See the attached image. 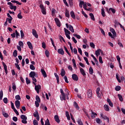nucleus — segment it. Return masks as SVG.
Segmentation results:
<instances>
[{"label": "nucleus", "mask_w": 125, "mask_h": 125, "mask_svg": "<svg viewBox=\"0 0 125 125\" xmlns=\"http://www.w3.org/2000/svg\"><path fill=\"white\" fill-rule=\"evenodd\" d=\"M61 95H60V99L61 100H66V95L65 94V93H64V91H63V89H60Z\"/></svg>", "instance_id": "f257e3e1"}, {"label": "nucleus", "mask_w": 125, "mask_h": 125, "mask_svg": "<svg viewBox=\"0 0 125 125\" xmlns=\"http://www.w3.org/2000/svg\"><path fill=\"white\" fill-rule=\"evenodd\" d=\"M40 7L41 9L42 14H43V15H46V9L44 7V6L41 4L40 5Z\"/></svg>", "instance_id": "f03ea898"}, {"label": "nucleus", "mask_w": 125, "mask_h": 125, "mask_svg": "<svg viewBox=\"0 0 125 125\" xmlns=\"http://www.w3.org/2000/svg\"><path fill=\"white\" fill-rule=\"evenodd\" d=\"M21 119H22L21 123L22 124H27V116L25 115H21Z\"/></svg>", "instance_id": "7ed1b4c3"}, {"label": "nucleus", "mask_w": 125, "mask_h": 125, "mask_svg": "<svg viewBox=\"0 0 125 125\" xmlns=\"http://www.w3.org/2000/svg\"><path fill=\"white\" fill-rule=\"evenodd\" d=\"M83 6L84 9H85L87 7L86 2H84L83 1H80L79 3V6L82 8L83 7Z\"/></svg>", "instance_id": "20e7f679"}, {"label": "nucleus", "mask_w": 125, "mask_h": 125, "mask_svg": "<svg viewBox=\"0 0 125 125\" xmlns=\"http://www.w3.org/2000/svg\"><path fill=\"white\" fill-rule=\"evenodd\" d=\"M34 84L35 85L36 83L33 82ZM41 86L40 85H36L35 86V89L37 91V93H40V89H41Z\"/></svg>", "instance_id": "39448f33"}, {"label": "nucleus", "mask_w": 125, "mask_h": 125, "mask_svg": "<svg viewBox=\"0 0 125 125\" xmlns=\"http://www.w3.org/2000/svg\"><path fill=\"white\" fill-rule=\"evenodd\" d=\"M65 26L66 28H69V30H70L72 33L75 32V31L74 30V27H73V26H72L71 25H69L68 23H66Z\"/></svg>", "instance_id": "423d86ee"}, {"label": "nucleus", "mask_w": 125, "mask_h": 125, "mask_svg": "<svg viewBox=\"0 0 125 125\" xmlns=\"http://www.w3.org/2000/svg\"><path fill=\"white\" fill-rule=\"evenodd\" d=\"M55 21L56 23L57 26L58 27H61V22H60V21H59V19L58 18H55Z\"/></svg>", "instance_id": "0eeeda50"}, {"label": "nucleus", "mask_w": 125, "mask_h": 125, "mask_svg": "<svg viewBox=\"0 0 125 125\" xmlns=\"http://www.w3.org/2000/svg\"><path fill=\"white\" fill-rule=\"evenodd\" d=\"M72 78L73 81H79V77H78V75H77V74H73L72 75Z\"/></svg>", "instance_id": "6e6552de"}, {"label": "nucleus", "mask_w": 125, "mask_h": 125, "mask_svg": "<svg viewBox=\"0 0 125 125\" xmlns=\"http://www.w3.org/2000/svg\"><path fill=\"white\" fill-rule=\"evenodd\" d=\"M32 34H33V36H34V37H35V38L36 39H38V38H39V35H38V33H37V31L35 30V29L32 30Z\"/></svg>", "instance_id": "1a4fd4ad"}, {"label": "nucleus", "mask_w": 125, "mask_h": 125, "mask_svg": "<svg viewBox=\"0 0 125 125\" xmlns=\"http://www.w3.org/2000/svg\"><path fill=\"white\" fill-rule=\"evenodd\" d=\"M15 105L17 109H20V101L17 100L15 102Z\"/></svg>", "instance_id": "9d476101"}, {"label": "nucleus", "mask_w": 125, "mask_h": 125, "mask_svg": "<svg viewBox=\"0 0 125 125\" xmlns=\"http://www.w3.org/2000/svg\"><path fill=\"white\" fill-rule=\"evenodd\" d=\"M107 12L108 13H110L111 11V12H112V13H113L114 14V13H116V10H115V9H113L112 8H110L109 9V10H108V9H107Z\"/></svg>", "instance_id": "9b49d317"}, {"label": "nucleus", "mask_w": 125, "mask_h": 125, "mask_svg": "<svg viewBox=\"0 0 125 125\" xmlns=\"http://www.w3.org/2000/svg\"><path fill=\"white\" fill-rule=\"evenodd\" d=\"M87 96L89 98H91L92 97V91H91V90H89L88 91Z\"/></svg>", "instance_id": "f8f14e48"}, {"label": "nucleus", "mask_w": 125, "mask_h": 125, "mask_svg": "<svg viewBox=\"0 0 125 125\" xmlns=\"http://www.w3.org/2000/svg\"><path fill=\"white\" fill-rule=\"evenodd\" d=\"M54 119L56 123H58V124L60 123V120L59 119V116H58V115H55Z\"/></svg>", "instance_id": "ddd939ff"}, {"label": "nucleus", "mask_w": 125, "mask_h": 125, "mask_svg": "<svg viewBox=\"0 0 125 125\" xmlns=\"http://www.w3.org/2000/svg\"><path fill=\"white\" fill-rule=\"evenodd\" d=\"M91 117L92 119H94V118H95V117H96V116H97V113L93 112L92 110H91Z\"/></svg>", "instance_id": "4468645a"}, {"label": "nucleus", "mask_w": 125, "mask_h": 125, "mask_svg": "<svg viewBox=\"0 0 125 125\" xmlns=\"http://www.w3.org/2000/svg\"><path fill=\"white\" fill-rule=\"evenodd\" d=\"M100 52H102V50L100 49H98L97 51H95V54L97 57L100 55Z\"/></svg>", "instance_id": "2eb2a0df"}, {"label": "nucleus", "mask_w": 125, "mask_h": 125, "mask_svg": "<svg viewBox=\"0 0 125 125\" xmlns=\"http://www.w3.org/2000/svg\"><path fill=\"white\" fill-rule=\"evenodd\" d=\"M80 73L83 75V76H85L86 74H85V71H84V69L83 68H80Z\"/></svg>", "instance_id": "dca6fc26"}, {"label": "nucleus", "mask_w": 125, "mask_h": 125, "mask_svg": "<svg viewBox=\"0 0 125 125\" xmlns=\"http://www.w3.org/2000/svg\"><path fill=\"white\" fill-rule=\"evenodd\" d=\"M58 52L59 54H61V55H64V50L62 48L59 49Z\"/></svg>", "instance_id": "f3484780"}, {"label": "nucleus", "mask_w": 125, "mask_h": 125, "mask_svg": "<svg viewBox=\"0 0 125 125\" xmlns=\"http://www.w3.org/2000/svg\"><path fill=\"white\" fill-rule=\"evenodd\" d=\"M36 76V72L34 71H31L29 74V77L30 78H34V77Z\"/></svg>", "instance_id": "a211bd4d"}, {"label": "nucleus", "mask_w": 125, "mask_h": 125, "mask_svg": "<svg viewBox=\"0 0 125 125\" xmlns=\"http://www.w3.org/2000/svg\"><path fill=\"white\" fill-rule=\"evenodd\" d=\"M73 106L75 107V108L77 109V110H79L80 109V107H79V105L78 104V103H77L76 102H74L73 103Z\"/></svg>", "instance_id": "6ab92c4d"}, {"label": "nucleus", "mask_w": 125, "mask_h": 125, "mask_svg": "<svg viewBox=\"0 0 125 125\" xmlns=\"http://www.w3.org/2000/svg\"><path fill=\"white\" fill-rule=\"evenodd\" d=\"M41 72L43 77H44V78H46V77H47V75H46V73L45 72V71H44V70L42 69Z\"/></svg>", "instance_id": "aec40b11"}, {"label": "nucleus", "mask_w": 125, "mask_h": 125, "mask_svg": "<svg viewBox=\"0 0 125 125\" xmlns=\"http://www.w3.org/2000/svg\"><path fill=\"white\" fill-rule=\"evenodd\" d=\"M2 65L4 67L5 72L7 75V66H6V64H5V63L4 62L2 63Z\"/></svg>", "instance_id": "412c9836"}, {"label": "nucleus", "mask_w": 125, "mask_h": 125, "mask_svg": "<svg viewBox=\"0 0 125 125\" xmlns=\"http://www.w3.org/2000/svg\"><path fill=\"white\" fill-rule=\"evenodd\" d=\"M27 45L28 46V47H29L30 49H33V45L32 44V43H31V42H27Z\"/></svg>", "instance_id": "4be33fe9"}, {"label": "nucleus", "mask_w": 125, "mask_h": 125, "mask_svg": "<svg viewBox=\"0 0 125 125\" xmlns=\"http://www.w3.org/2000/svg\"><path fill=\"white\" fill-rule=\"evenodd\" d=\"M64 33H65V35H71V32L68 29L64 28Z\"/></svg>", "instance_id": "5701e85b"}, {"label": "nucleus", "mask_w": 125, "mask_h": 125, "mask_svg": "<svg viewBox=\"0 0 125 125\" xmlns=\"http://www.w3.org/2000/svg\"><path fill=\"white\" fill-rule=\"evenodd\" d=\"M104 107L105 111H107V112L110 111V109L109 108V105L107 104H104Z\"/></svg>", "instance_id": "b1692460"}, {"label": "nucleus", "mask_w": 125, "mask_h": 125, "mask_svg": "<svg viewBox=\"0 0 125 125\" xmlns=\"http://www.w3.org/2000/svg\"><path fill=\"white\" fill-rule=\"evenodd\" d=\"M107 102H108V103L109 104V106H110V107L113 106V103L112 102H111V100L107 99Z\"/></svg>", "instance_id": "393cba45"}, {"label": "nucleus", "mask_w": 125, "mask_h": 125, "mask_svg": "<svg viewBox=\"0 0 125 125\" xmlns=\"http://www.w3.org/2000/svg\"><path fill=\"white\" fill-rule=\"evenodd\" d=\"M118 98H119V100L121 102H123L124 101V99L123 98V96H122L121 94H118L117 95Z\"/></svg>", "instance_id": "a878e982"}, {"label": "nucleus", "mask_w": 125, "mask_h": 125, "mask_svg": "<svg viewBox=\"0 0 125 125\" xmlns=\"http://www.w3.org/2000/svg\"><path fill=\"white\" fill-rule=\"evenodd\" d=\"M70 16L73 19H75L76 18V16L75 15V13H74V11H71L70 12Z\"/></svg>", "instance_id": "bb28decb"}, {"label": "nucleus", "mask_w": 125, "mask_h": 125, "mask_svg": "<svg viewBox=\"0 0 125 125\" xmlns=\"http://www.w3.org/2000/svg\"><path fill=\"white\" fill-rule=\"evenodd\" d=\"M65 115H66V117L67 118V120L70 121V120H71V118L70 117V115H69V112L66 111L65 112Z\"/></svg>", "instance_id": "cd10ccee"}, {"label": "nucleus", "mask_w": 125, "mask_h": 125, "mask_svg": "<svg viewBox=\"0 0 125 125\" xmlns=\"http://www.w3.org/2000/svg\"><path fill=\"white\" fill-rule=\"evenodd\" d=\"M96 122L98 125H100L102 123V121L99 118H96Z\"/></svg>", "instance_id": "c85d7f7f"}, {"label": "nucleus", "mask_w": 125, "mask_h": 125, "mask_svg": "<svg viewBox=\"0 0 125 125\" xmlns=\"http://www.w3.org/2000/svg\"><path fill=\"white\" fill-rule=\"evenodd\" d=\"M65 73L66 72H65V70H64V69H62L61 73V76L62 77H64Z\"/></svg>", "instance_id": "c756f323"}, {"label": "nucleus", "mask_w": 125, "mask_h": 125, "mask_svg": "<svg viewBox=\"0 0 125 125\" xmlns=\"http://www.w3.org/2000/svg\"><path fill=\"white\" fill-rule=\"evenodd\" d=\"M10 9H13L14 11H16L17 7L16 6H13V4H12L11 6H10Z\"/></svg>", "instance_id": "7c9ffc66"}, {"label": "nucleus", "mask_w": 125, "mask_h": 125, "mask_svg": "<svg viewBox=\"0 0 125 125\" xmlns=\"http://www.w3.org/2000/svg\"><path fill=\"white\" fill-rule=\"evenodd\" d=\"M89 72L90 75H92V74H93V68H92L91 67H90L89 68Z\"/></svg>", "instance_id": "2f4dec72"}, {"label": "nucleus", "mask_w": 125, "mask_h": 125, "mask_svg": "<svg viewBox=\"0 0 125 125\" xmlns=\"http://www.w3.org/2000/svg\"><path fill=\"white\" fill-rule=\"evenodd\" d=\"M65 16L66 17H67V18H69V17H70V14L68 10H65Z\"/></svg>", "instance_id": "473e14b6"}, {"label": "nucleus", "mask_w": 125, "mask_h": 125, "mask_svg": "<svg viewBox=\"0 0 125 125\" xmlns=\"http://www.w3.org/2000/svg\"><path fill=\"white\" fill-rule=\"evenodd\" d=\"M36 101L35 102L41 103V99L40 98V97L38 95H37L36 96Z\"/></svg>", "instance_id": "72a5a7b5"}, {"label": "nucleus", "mask_w": 125, "mask_h": 125, "mask_svg": "<svg viewBox=\"0 0 125 125\" xmlns=\"http://www.w3.org/2000/svg\"><path fill=\"white\" fill-rule=\"evenodd\" d=\"M89 16H90L91 19L93 20V21H95V19L94 18V15H93V14L90 13Z\"/></svg>", "instance_id": "f704fd0d"}, {"label": "nucleus", "mask_w": 125, "mask_h": 125, "mask_svg": "<svg viewBox=\"0 0 125 125\" xmlns=\"http://www.w3.org/2000/svg\"><path fill=\"white\" fill-rule=\"evenodd\" d=\"M15 34L16 39H18L19 37H20V34L18 33V31H17V30H15Z\"/></svg>", "instance_id": "c9c22d12"}, {"label": "nucleus", "mask_w": 125, "mask_h": 125, "mask_svg": "<svg viewBox=\"0 0 125 125\" xmlns=\"http://www.w3.org/2000/svg\"><path fill=\"white\" fill-rule=\"evenodd\" d=\"M103 119H104V120H106L107 123L110 122V120H109V118L107 117V116H104L103 117Z\"/></svg>", "instance_id": "e433bc0d"}, {"label": "nucleus", "mask_w": 125, "mask_h": 125, "mask_svg": "<svg viewBox=\"0 0 125 125\" xmlns=\"http://www.w3.org/2000/svg\"><path fill=\"white\" fill-rule=\"evenodd\" d=\"M110 32L114 35V36H116V31H115V30L113 28L110 29Z\"/></svg>", "instance_id": "4c0bfd02"}, {"label": "nucleus", "mask_w": 125, "mask_h": 125, "mask_svg": "<svg viewBox=\"0 0 125 125\" xmlns=\"http://www.w3.org/2000/svg\"><path fill=\"white\" fill-rule=\"evenodd\" d=\"M3 96V92H2V90H1L0 91V100H1L2 99Z\"/></svg>", "instance_id": "58836bf2"}, {"label": "nucleus", "mask_w": 125, "mask_h": 125, "mask_svg": "<svg viewBox=\"0 0 125 125\" xmlns=\"http://www.w3.org/2000/svg\"><path fill=\"white\" fill-rule=\"evenodd\" d=\"M18 18H19V19H22V18H23V16H22L21 12L18 14Z\"/></svg>", "instance_id": "ea45409f"}, {"label": "nucleus", "mask_w": 125, "mask_h": 125, "mask_svg": "<svg viewBox=\"0 0 125 125\" xmlns=\"http://www.w3.org/2000/svg\"><path fill=\"white\" fill-rule=\"evenodd\" d=\"M2 115L4 117H5V118H8V117H9L8 114L6 112H3Z\"/></svg>", "instance_id": "a19ab883"}, {"label": "nucleus", "mask_w": 125, "mask_h": 125, "mask_svg": "<svg viewBox=\"0 0 125 125\" xmlns=\"http://www.w3.org/2000/svg\"><path fill=\"white\" fill-rule=\"evenodd\" d=\"M19 45H20V46H21V47H23V46H24V43L22 41H19Z\"/></svg>", "instance_id": "79ce46f5"}, {"label": "nucleus", "mask_w": 125, "mask_h": 125, "mask_svg": "<svg viewBox=\"0 0 125 125\" xmlns=\"http://www.w3.org/2000/svg\"><path fill=\"white\" fill-rule=\"evenodd\" d=\"M64 50H65L66 53L69 56H71V54L69 52V51H68V49H67V47L66 46H64Z\"/></svg>", "instance_id": "37998d69"}, {"label": "nucleus", "mask_w": 125, "mask_h": 125, "mask_svg": "<svg viewBox=\"0 0 125 125\" xmlns=\"http://www.w3.org/2000/svg\"><path fill=\"white\" fill-rule=\"evenodd\" d=\"M13 55L14 57H17V50H15L13 53Z\"/></svg>", "instance_id": "c03bdc74"}, {"label": "nucleus", "mask_w": 125, "mask_h": 125, "mask_svg": "<svg viewBox=\"0 0 125 125\" xmlns=\"http://www.w3.org/2000/svg\"><path fill=\"white\" fill-rule=\"evenodd\" d=\"M45 54L46 57L47 58L49 57V51H48V50L45 51Z\"/></svg>", "instance_id": "a18cd8bd"}, {"label": "nucleus", "mask_w": 125, "mask_h": 125, "mask_svg": "<svg viewBox=\"0 0 125 125\" xmlns=\"http://www.w3.org/2000/svg\"><path fill=\"white\" fill-rule=\"evenodd\" d=\"M108 36H109V37H111V38H112V39H114V38H116V36H114V34H113L112 35L111 32L108 33Z\"/></svg>", "instance_id": "49530a36"}, {"label": "nucleus", "mask_w": 125, "mask_h": 125, "mask_svg": "<svg viewBox=\"0 0 125 125\" xmlns=\"http://www.w3.org/2000/svg\"><path fill=\"white\" fill-rule=\"evenodd\" d=\"M33 116L34 117H35V118L36 117H37L38 116H39V112H38V111H36L34 114H33Z\"/></svg>", "instance_id": "de8ad7c7"}, {"label": "nucleus", "mask_w": 125, "mask_h": 125, "mask_svg": "<svg viewBox=\"0 0 125 125\" xmlns=\"http://www.w3.org/2000/svg\"><path fill=\"white\" fill-rule=\"evenodd\" d=\"M83 58H84V60H85L86 64L87 65H89V62H88V60L87 59V58L84 57Z\"/></svg>", "instance_id": "09e8293b"}, {"label": "nucleus", "mask_w": 125, "mask_h": 125, "mask_svg": "<svg viewBox=\"0 0 125 125\" xmlns=\"http://www.w3.org/2000/svg\"><path fill=\"white\" fill-rule=\"evenodd\" d=\"M102 15L103 17H105L106 15H105V11H104V9H102Z\"/></svg>", "instance_id": "8fccbe9b"}, {"label": "nucleus", "mask_w": 125, "mask_h": 125, "mask_svg": "<svg viewBox=\"0 0 125 125\" xmlns=\"http://www.w3.org/2000/svg\"><path fill=\"white\" fill-rule=\"evenodd\" d=\"M45 125H50L49 120H48V119H47V120L45 121Z\"/></svg>", "instance_id": "3c124183"}, {"label": "nucleus", "mask_w": 125, "mask_h": 125, "mask_svg": "<svg viewBox=\"0 0 125 125\" xmlns=\"http://www.w3.org/2000/svg\"><path fill=\"white\" fill-rule=\"evenodd\" d=\"M121 86H117L115 87V90H116V91H120V90H121Z\"/></svg>", "instance_id": "603ef678"}, {"label": "nucleus", "mask_w": 125, "mask_h": 125, "mask_svg": "<svg viewBox=\"0 0 125 125\" xmlns=\"http://www.w3.org/2000/svg\"><path fill=\"white\" fill-rule=\"evenodd\" d=\"M15 99H16L17 100H21V97H20V95H16V96H15Z\"/></svg>", "instance_id": "864d4df0"}, {"label": "nucleus", "mask_w": 125, "mask_h": 125, "mask_svg": "<svg viewBox=\"0 0 125 125\" xmlns=\"http://www.w3.org/2000/svg\"><path fill=\"white\" fill-rule=\"evenodd\" d=\"M78 123L79 125H83V122H82V120L81 119H78Z\"/></svg>", "instance_id": "5fc2aeb1"}, {"label": "nucleus", "mask_w": 125, "mask_h": 125, "mask_svg": "<svg viewBox=\"0 0 125 125\" xmlns=\"http://www.w3.org/2000/svg\"><path fill=\"white\" fill-rule=\"evenodd\" d=\"M30 68L31 69V70H33L36 69V67H35V66L33 64H31L30 65Z\"/></svg>", "instance_id": "6e6d98bb"}, {"label": "nucleus", "mask_w": 125, "mask_h": 125, "mask_svg": "<svg viewBox=\"0 0 125 125\" xmlns=\"http://www.w3.org/2000/svg\"><path fill=\"white\" fill-rule=\"evenodd\" d=\"M21 39H23L24 38V32H23V30H21Z\"/></svg>", "instance_id": "4d7b16f0"}, {"label": "nucleus", "mask_w": 125, "mask_h": 125, "mask_svg": "<svg viewBox=\"0 0 125 125\" xmlns=\"http://www.w3.org/2000/svg\"><path fill=\"white\" fill-rule=\"evenodd\" d=\"M72 63L74 67H77V64H76V60H75L74 59H72Z\"/></svg>", "instance_id": "13d9d810"}, {"label": "nucleus", "mask_w": 125, "mask_h": 125, "mask_svg": "<svg viewBox=\"0 0 125 125\" xmlns=\"http://www.w3.org/2000/svg\"><path fill=\"white\" fill-rule=\"evenodd\" d=\"M90 46H91V47H92L93 48H95V45L93 42L90 43Z\"/></svg>", "instance_id": "bf43d9fd"}, {"label": "nucleus", "mask_w": 125, "mask_h": 125, "mask_svg": "<svg viewBox=\"0 0 125 125\" xmlns=\"http://www.w3.org/2000/svg\"><path fill=\"white\" fill-rule=\"evenodd\" d=\"M26 82L27 84H29V83H31V81H30V80H29V78H26Z\"/></svg>", "instance_id": "052dcab7"}, {"label": "nucleus", "mask_w": 125, "mask_h": 125, "mask_svg": "<svg viewBox=\"0 0 125 125\" xmlns=\"http://www.w3.org/2000/svg\"><path fill=\"white\" fill-rule=\"evenodd\" d=\"M99 59L100 63H101V64H103V61H102V57L100 56L99 57Z\"/></svg>", "instance_id": "680f3d73"}, {"label": "nucleus", "mask_w": 125, "mask_h": 125, "mask_svg": "<svg viewBox=\"0 0 125 125\" xmlns=\"http://www.w3.org/2000/svg\"><path fill=\"white\" fill-rule=\"evenodd\" d=\"M63 79L65 80V83H69V81H68V78L66 76H64L63 77Z\"/></svg>", "instance_id": "e2e57ef3"}, {"label": "nucleus", "mask_w": 125, "mask_h": 125, "mask_svg": "<svg viewBox=\"0 0 125 125\" xmlns=\"http://www.w3.org/2000/svg\"><path fill=\"white\" fill-rule=\"evenodd\" d=\"M12 88L13 90H15L16 89V85L15 83H12Z\"/></svg>", "instance_id": "0e129e2a"}, {"label": "nucleus", "mask_w": 125, "mask_h": 125, "mask_svg": "<svg viewBox=\"0 0 125 125\" xmlns=\"http://www.w3.org/2000/svg\"><path fill=\"white\" fill-rule=\"evenodd\" d=\"M73 36H74V37H76V38H77V39H81V36H80L78 34H74Z\"/></svg>", "instance_id": "69168bd1"}, {"label": "nucleus", "mask_w": 125, "mask_h": 125, "mask_svg": "<svg viewBox=\"0 0 125 125\" xmlns=\"http://www.w3.org/2000/svg\"><path fill=\"white\" fill-rule=\"evenodd\" d=\"M56 11V10H55V9L53 8L52 9V15H54L55 14V12Z\"/></svg>", "instance_id": "338daca9"}, {"label": "nucleus", "mask_w": 125, "mask_h": 125, "mask_svg": "<svg viewBox=\"0 0 125 125\" xmlns=\"http://www.w3.org/2000/svg\"><path fill=\"white\" fill-rule=\"evenodd\" d=\"M3 102L5 104H7V102H8V100L7 98H4L3 99Z\"/></svg>", "instance_id": "774afa93"}]
</instances>
